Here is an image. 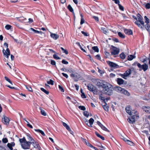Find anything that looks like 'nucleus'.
Here are the masks:
<instances>
[{
    "label": "nucleus",
    "mask_w": 150,
    "mask_h": 150,
    "mask_svg": "<svg viewBox=\"0 0 150 150\" xmlns=\"http://www.w3.org/2000/svg\"><path fill=\"white\" fill-rule=\"evenodd\" d=\"M137 16V20L135 22V23L140 27L142 29H143V27H144V23L143 20V18L142 16L139 13H138Z\"/></svg>",
    "instance_id": "obj_1"
},
{
    "label": "nucleus",
    "mask_w": 150,
    "mask_h": 150,
    "mask_svg": "<svg viewBox=\"0 0 150 150\" xmlns=\"http://www.w3.org/2000/svg\"><path fill=\"white\" fill-rule=\"evenodd\" d=\"M103 89V91L104 94L110 96L112 94V88L109 87L107 85Z\"/></svg>",
    "instance_id": "obj_2"
},
{
    "label": "nucleus",
    "mask_w": 150,
    "mask_h": 150,
    "mask_svg": "<svg viewBox=\"0 0 150 150\" xmlns=\"http://www.w3.org/2000/svg\"><path fill=\"white\" fill-rule=\"evenodd\" d=\"M130 117H129L127 119V121L130 123L133 124L135 122V117L136 116L137 117V111L132 112V113Z\"/></svg>",
    "instance_id": "obj_3"
},
{
    "label": "nucleus",
    "mask_w": 150,
    "mask_h": 150,
    "mask_svg": "<svg viewBox=\"0 0 150 150\" xmlns=\"http://www.w3.org/2000/svg\"><path fill=\"white\" fill-rule=\"evenodd\" d=\"M4 45L7 48L6 50L3 49V52L5 57H6L7 58H8L9 56L10 55V50L9 48H8V45L7 43L5 42L4 43Z\"/></svg>",
    "instance_id": "obj_4"
},
{
    "label": "nucleus",
    "mask_w": 150,
    "mask_h": 150,
    "mask_svg": "<svg viewBox=\"0 0 150 150\" xmlns=\"http://www.w3.org/2000/svg\"><path fill=\"white\" fill-rule=\"evenodd\" d=\"M131 70L130 69H129L127 70L124 73V74H120L119 75L122 78L126 79H127V76L131 74Z\"/></svg>",
    "instance_id": "obj_5"
},
{
    "label": "nucleus",
    "mask_w": 150,
    "mask_h": 150,
    "mask_svg": "<svg viewBox=\"0 0 150 150\" xmlns=\"http://www.w3.org/2000/svg\"><path fill=\"white\" fill-rule=\"evenodd\" d=\"M137 65L139 68L141 69H140V71L143 69V71H145L148 69V66L145 64L143 65H141L139 63H138L137 64Z\"/></svg>",
    "instance_id": "obj_6"
},
{
    "label": "nucleus",
    "mask_w": 150,
    "mask_h": 150,
    "mask_svg": "<svg viewBox=\"0 0 150 150\" xmlns=\"http://www.w3.org/2000/svg\"><path fill=\"white\" fill-rule=\"evenodd\" d=\"M31 143L29 141H26L25 142L21 144V146L24 149H29L30 148V145Z\"/></svg>",
    "instance_id": "obj_7"
},
{
    "label": "nucleus",
    "mask_w": 150,
    "mask_h": 150,
    "mask_svg": "<svg viewBox=\"0 0 150 150\" xmlns=\"http://www.w3.org/2000/svg\"><path fill=\"white\" fill-rule=\"evenodd\" d=\"M107 63L111 67L114 68H119V66L113 62L110 61H107Z\"/></svg>",
    "instance_id": "obj_8"
},
{
    "label": "nucleus",
    "mask_w": 150,
    "mask_h": 150,
    "mask_svg": "<svg viewBox=\"0 0 150 150\" xmlns=\"http://www.w3.org/2000/svg\"><path fill=\"white\" fill-rule=\"evenodd\" d=\"M107 85L104 83L103 81H102L99 79L98 81V83L97 86L99 88H104Z\"/></svg>",
    "instance_id": "obj_9"
},
{
    "label": "nucleus",
    "mask_w": 150,
    "mask_h": 150,
    "mask_svg": "<svg viewBox=\"0 0 150 150\" xmlns=\"http://www.w3.org/2000/svg\"><path fill=\"white\" fill-rule=\"evenodd\" d=\"M119 52L120 50L119 48L113 46L111 53L112 55H116L119 54Z\"/></svg>",
    "instance_id": "obj_10"
},
{
    "label": "nucleus",
    "mask_w": 150,
    "mask_h": 150,
    "mask_svg": "<svg viewBox=\"0 0 150 150\" xmlns=\"http://www.w3.org/2000/svg\"><path fill=\"white\" fill-rule=\"evenodd\" d=\"M70 76L71 77L73 78V79L75 81H77L79 78V75L76 73H72L70 74Z\"/></svg>",
    "instance_id": "obj_11"
},
{
    "label": "nucleus",
    "mask_w": 150,
    "mask_h": 150,
    "mask_svg": "<svg viewBox=\"0 0 150 150\" xmlns=\"http://www.w3.org/2000/svg\"><path fill=\"white\" fill-rule=\"evenodd\" d=\"M4 118H2V121L3 123L6 125H8L9 124V120L8 117L4 116Z\"/></svg>",
    "instance_id": "obj_12"
},
{
    "label": "nucleus",
    "mask_w": 150,
    "mask_h": 150,
    "mask_svg": "<svg viewBox=\"0 0 150 150\" xmlns=\"http://www.w3.org/2000/svg\"><path fill=\"white\" fill-rule=\"evenodd\" d=\"M131 108H130V106H129L126 107L125 108L126 112L130 115L132 114V112H135L134 110H133L132 111H131Z\"/></svg>",
    "instance_id": "obj_13"
},
{
    "label": "nucleus",
    "mask_w": 150,
    "mask_h": 150,
    "mask_svg": "<svg viewBox=\"0 0 150 150\" xmlns=\"http://www.w3.org/2000/svg\"><path fill=\"white\" fill-rule=\"evenodd\" d=\"M142 109L146 112L150 114V107L144 106H143Z\"/></svg>",
    "instance_id": "obj_14"
},
{
    "label": "nucleus",
    "mask_w": 150,
    "mask_h": 150,
    "mask_svg": "<svg viewBox=\"0 0 150 150\" xmlns=\"http://www.w3.org/2000/svg\"><path fill=\"white\" fill-rule=\"evenodd\" d=\"M87 87L88 90L91 91H93V90L95 88L94 86L91 84H88Z\"/></svg>",
    "instance_id": "obj_15"
},
{
    "label": "nucleus",
    "mask_w": 150,
    "mask_h": 150,
    "mask_svg": "<svg viewBox=\"0 0 150 150\" xmlns=\"http://www.w3.org/2000/svg\"><path fill=\"white\" fill-rule=\"evenodd\" d=\"M50 36L53 39L56 40L59 38V35L55 33H51Z\"/></svg>",
    "instance_id": "obj_16"
},
{
    "label": "nucleus",
    "mask_w": 150,
    "mask_h": 150,
    "mask_svg": "<svg viewBox=\"0 0 150 150\" xmlns=\"http://www.w3.org/2000/svg\"><path fill=\"white\" fill-rule=\"evenodd\" d=\"M124 32L125 34L128 35H132L133 34L132 31L130 29H125Z\"/></svg>",
    "instance_id": "obj_17"
},
{
    "label": "nucleus",
    "mask_w": 150,
    "mask_h": 150,
    "mask_svg": "<svg viewBox=\"0 0 150 150\" xmlns=\"http://www.w3.org/2000/svg\"><path fill=\"white\" fill-rule=\"evenodd\" d=\"M117 83L120 85L123 84L124 82V81L123 79L120 78H117Z\"/></svg>",
    "instance_id": "obj_18"
},
{
    "label": "nucleus",
    "mask_w": 150,
    "mask_h": 150,
    "mask_svg": "<svg viewBox=\"0 0 150 150\" xmlns=\"http://www.w3.org/2000/svg\"><path fill=\"white\" fill-rule=\"evenodd\" d=\"M115 89L116 91L121 93L123 88L120 87L118 86L115 88Z\"/></svg>",
    "instance_id": "obj_19"
},
{
    "label": "nucleus",
    "mask_w": 150,
    "mask_h": 150,
    "mask_svg": "<svg viewBox=\"0 0 150 150\" xmlns=\"http://www.w3.org/2000/svg\"><path fill=\"white\" fill-rule=\"evenodd\" d=\"M99 98L103 101V103L106 104L105 101V97L103 96V95L102 93L100 94V95H99Z\"/></svg>",
    "instance_id": "obj_20"
},
{
    "label": "nucleus",
    "mask_w": 150,
    "mask_h": 150,
    "mask_svg": "<svg viewBox=\"0 0 150 150\" xmlns=\"http://www.w3.org/2000/svg\"><path fill=\"white\" fill-rule=\"evenodd\" d=\"M94 121V119L92 118H91L88 121V122L89 123V125H88L89 127H92V125Z\"/></svg>",
    "instance_id": "obj_21"
},
{
    "label": "nucleus",
    "mask_w": 150,
    "mask_h": 150,
    "mask_svg": "<svg viewBox=\"0 0 150 150\" xmlns=\"http://www.w3.org/2000/svg\"><path fill=\"white\" fill-rule=\"evenodd\" d=\"M121 93H123L127 96H129L130 95L128 91L123 88V90H122V91Z\"/></svg>",
    "instance_id": "obj_22"
},
{
    "label": "nucleus",
    "mask_w": 150,
    "mask_h": 150,
    "mask_svg": "<svg viewBox=\"0 0 150 150\" xmlns=\"http://www.w3.org/2000/svg\"><path fill=\"white\" fill-rule=\"evenodd\" d=\"M26 136L28 140L30 141L29 142H31L33 140V139L31 136L29 134H26Z\"/></svg>",
    "instance_id": "obj_23"
},
{
    "label": "nucleus",
    "mask_w": 150,
    "mask_h": 150,
    "mask_svg": "<svg viewBox=\"0 0 150 150\" xmlns=\"http://www.w3.org/2000/svg\"><path fill=\"white\" fill-rule=\"evenodd\" d=\"M99 79H91L92 82L95 84L97 85V83H98V80Z\"/></svg>",
    "instance_id": "obj_24"
},
{
    "label": "nucleus",
    "mask_w": 150,
    "mask_h": 150,
    "mask_svg": "<svg viewBox=\"0 0 150 150\" xmlns=\"http://www.w3.org/2000/svg\"><path fill=\"white\" fill-rule=\"evenodd\" d=\"M19 141L21 143L23 144L25 143L27 141L26 140L25 138L23 137L22 139H19Z\"/></svg>",
    "instance_id": "obj_25"
},
{
    "label": "nucleus",
    "mask_w": 150,
    "mask_h": 150,
    "mask_svg": "<svg viewBox=\"0 0 150 150\" xmlns=\"http://www.w3.org/2000/svg\"><path fill=\"white\" fill-rule=\"evenodd\" d=\"M145 26L146 30L148 32H150V25L149 24V23H146Z\"/></svg>",
    "instance_id": "obj_26"
},
{
    "label": "nucleus",
    "mask_w": 150,
    "mask_h": 150,
    "mask_svg": "<svg viewBox=\"0 0 150 150\" xmlns=\"http://www.w3.org/2000/svg\"><path fill=\"white\" fill-rule=\"evenodd\" d=\"M101 30H103V32L105 34H107L108 33V30L105 28L102 27Z\"/></svg>",
    "instance_id": "obj_27"
},
{
    "label": "nucleus",
    "mask_w": 150,
    "mask_h": 150,
    "mask_svg": "<svg viewBox=\"0 0 150 150\" xmlns=\"http://www.w3.org/2000/svg\"><path fill=\"white\" fill-rule=\"evenodd\" d=\"M30 30L34 31L35 33H40L42 34V32L41 31H39L36 30H35L32 28H30Z\"/></svg>",
    "instance_id": "obj_28"
},
{
    "label": "nucleus",
    "mask_w": 150,
    "mask_h": 150,
    "mask_svg": "<svg viewBox=\"0 0 150 150\" xmlns=\"http://www.w3.org/2000/svg\"><path fill=\"white\" fill-rule=\"evenodd\" d=\"M35 131L40 133L41 134H42L43 136H45V134L44 132L41 130H40L39 129H35Z\"/></svg>",
    "instance_id": "obj_29"
},
{
    "label": "nucleus",
    "mask_w": 150,
    "mask_h": 150,
    "mask_svg": "<svg viewBox=\"0 0 150 150\" xmlns=\"http://www.w3.org/2000/svg\"><path fill=\"white\" fill-rule=\"evenodd\" d=\"M135 56L133 55H130L128 56L127 59L128 60H131L133 58H135Z\"/></svg>",
    "instance_id": "obj_30"
},
{
    "label": "nucleus",
    "mask_w": 150,
    "mask_h": 150,
    "mask_svg": "<svg viewBox=\"0 0 150 150\" xmlns=\"http://www.w3.org/2000/svg\"><path fill=\"white\" fill-rule=\"evenodd\" d=\"M118 34L119 36L121 38H124L125 37V35L122 34L121 32H119L118 33Z\"/></svg>",
    "instance_id": "obj_31"
},
{
    "label": "nucleus",
    "mask_w": 150,
    "mask_h": 150,
    "mask_svg": "<svg viewBox=\"0 0 150 150\" xmlns=\"http://www.w3.org/2000/svg\"><path fill=\"white\" fill-rule=\"evenodd\" d=\"M92 49L95 52H98L99 49L97 46H94L92 47Z\"/></svg>",
    "instance_id": "obj_32"
},
{
    "label": "nucleus",
    "mask_w": 150,
    "mask_h": 150,
    "mask_svg": "<svg viewBox=\"0 0 150 150\" xmlns=\"http://www.w3.org/2000/svg\"><path fill=\"white\" fill-rule=\"evenodd\" d=\"M120 56L122 59H124L125 58L126 55L123 52H122L120 55Z\"/></svg>",
    "instance_id": "obj_33"
},
{
    "label": "nucleus",
    "mask_w": 150,
    "mask_h": 150,
    "mask_svg": "<svg viewBox=\"0 0 150 150\" xmlns=\"http://www.w3.org/2000/svg\"><path fill=\"white\" fill-rule=\"evenodd\" d=\"M67 8L71 12H73L74 10L72 8V7L71 6V5L69 4L67 6Z\"/></svg>",
    "instance_id": "obj_34"
},
{
    "label": "nucleus",
    "mask_w": 150,
    "mask_h": 150,
    "mask_svg": "<svg viewBox=\"0 0 150 150\" xmlns=\"http://www.w3.org/2000/svg\"><path fill=\"white\" fill-rule=\"evenodd\" d=\"M87 146H89L93 148L96 150H97V148L96 147L93 146L92 145H91L88 142H87L86 144Z\"/></svg>",
    "instance_id": "obj_35"
},
{
    "label": "nucleus",
    "mask_w": 150,
    "mask_h": 150,
    "mask_svg": "<svg viewBox=\"0 0 150 150\" xmlns=\"http://www.w3.org/2000/svg\"><path fill=\"white\" fill-rule=\"evenodd\" d=\"M106 104H105L103 105V107L104 109L106 111H108V110L109 107L108 106H106Z\"/></svg>",
    "instance_id": "obj_36"
},
{
    "label": "nucleus",
    "mask_w": 150,
    "mask_h": 150,
    "mask_svg": "<svg viewBox=\"0 0 150 150\" xmlns=\"http://www.w3.org/2000/svg\"><path fill=\"white\" fill-rule=\"evenodd\" d=\"M41 90L44 93L46 94L47 95H48L49 94V92L46 91V90L44 89V88H40Z\"/></svg>",
    "instance_id": "obj_37"
},
{
    "label": "nucleus",
    "mask_w": 150,
    "mask_h": 150,
    "mask_svg": "<svg viewBox=\"0 0 150 150\" xmlns=\"http://www.w3.org/2000/svg\"><path fill=\"white\" fill-rule=\"evenodd\" d=\"M54 81L52 79H50L49 81L47 82V84H51L52 85H54Z\"/></svg>",
    "instance_id": "obj_38"
},
{
    "label": "nucleus",
    "mask_w": 150,
    "mask_h": 150,
    "mask_svg": "<svg viewBox=\"0 0 150 150\" xmlns=\"http://www.w3.org/2000/svg\"><path fill=\"white\" fill-rule=\"evenodd\" d=\"M41 110V113L42 115H44V116H45L46 115V113L45 112V111L44 110L42 109L41 108L40 109Z\"/></svg>",
    "instance_id": "obj_39"
},
{
    "label": "nucleus",
    "mask_w": 150,
    "mask_h": 150,
    "mask_svg": "<svg viewBox=\"0 0 150 150\" xmlns=\"http://www.w3.org/2000/svg\"><path fill=\"white\" fill-rule=\"evenodd\" d=\"M61 49L63 51V53H65L66 54H68V52L67 50L64 49L62 47H61Z\"/></svg>",
    "instance_id": "obj_40"
},
{
    "label": "nucleus",
    "mask_w": 150,
    "mask_h": 150,
    "mask_svg": "<svg viewBox=\"0 0 150 150\" xmlns=\"http://www.w3.org/2000/svg\"><path fill=\"white\" fill-rule=\"evenodd\" d=\"M26 88L30 92L32 91V89L31 87L29 86H25Z\"/></svg>",
    "instance_id": "obj_41"
},
{
    "label": "nucleus",
    "mask_w": 150,
    "mask_h": 150,
    "mask_svg": "<svg viewBox=\"0 0 150 150\" xmlns=\"http://www.w3.org/2000/svg\"><path fill=\"white\" fill-rule=\"evenodd\" d=\"M101 128L103 130L107 132H109V131L108 130V129L105 127V126H104L103 125L101 127Z\"/></svg>",
    "instance_id": "obj_42"
},
{
    "label": "nucleus",
    "mask_w": 150,
    "mask_h": 150,
    "mask_svg": "<svg viewBox=\"0 0 150 150\" xmlns=\"http://www.w3.org/2000/svg\"><path fill=\"white\" fill-rule=\"evenodd\" d=\"M144 18L145 19V22L146 23H149V19L146 16L144 17Z\"/></svg>",
    "instance_id": "obj_43"
},
{
    "label": "nucleus",
    "mask_w": 150,
    "mask_h": 150,
    "mask_svg": "<svg viewBox=\"0 0 150 150\" xmlns=\"http://www.w3.org/2000/svg\"><path fill=\"white\" fill-rule=\"evenodd\" d=\"M81 32L85 36H88L89 35V34L87 32H84L83 31H81Z\"/></svg>",
    "instance_id": "obj_44"
},
{
    "label": "nucleus",
    "mask_w": 150,
    "mask_h": 150,
    "mask_svg": "<svg viewBox=\"0 0 150 150\" xmlns=\"http://www.w3.org/2000/svg\"><path fill=\"white\" fill-rule=\"evenodd\" d=\"M4 78H5V79L6 81H7L9 82L11 84H12V82L7 77L5 76Z\"/></svg>",
    "instance_id": "obj_45"
},
{
    "label": "nucleus",
    "mask_w": 150,
    "mask_h": 150,
    "mask_svg": "<svg viewBox=\"0 0 150 150\" xmlns=\"http://www.w3.org/2000/svg\"><path fill=\"white\" fill-rule=\"evenodd\" d=\"M53 58L56 59H59L60 58L57 55L54 54L53 55Z\"/></svg>",
    "instance_id": "obj_46"
},
{
    "label": "nucleus",
    "mask_w": 150,
    "mask_h": 150,
    "mask_svg": "<svg viewBox=\"0 0 150 150\" xmlns=\"http://www.w3.org/2000/svg\"><path fill=\"white\" fill-rule=\"evenodd\" d=\"M127 142L128 144L131 146H133L134 144L133 142L128 140L127 141Z\"/></svg>",
    "instance_id": "obj_47"
},
{
    "label": "nucleus",
    "mask_w": 150,
    "mask_h": 150,
    "mask_svg": "<svg viewBox=\"0 0 150 150\" xmlns=\"http://www.w3.org/2000/svg\"><path fill=\"white\" fill-rule=\"evenodd\" d=\"M12 26L9 25H7L5 27V28L7 30H9L11 28Z\"/></svg>",
    "instance_id": "obj_48"
},
{
    "label": "nucleus",
    "mask_w": 150,
    "mask_h": 150,
    "mask_svg": "<svg viewBox=\"0 0 150 150\" xmlns=\"http://www.w3.org/2000/svg\"><path fill=\"white\" fill-rule=\"evenodd\" d=\"M79 109L83 110H84L86 109V108L84 106H80L79 107Z\"/></svg>",
    "instance_id": "obj_49"
},
{
    "label": "nucleus",
    "mask_w": 150,
    "mask_h": 150,
    "mask_svg": "<svg viewBox=\"0 0 150 150\" xmlns=\"http://www.w3.org/2000/svg\"><path fill=\"white\" fill-rule=\"evenodd\" d=\"M84 115L87 117H88L89 116L88 113L86 111H85L83 112Z\"/></svg>",
    "instance_id": "obj_50"
},
{
    "label": "nucleus",
    "mask_w": 150,
    "mask_h": 150,
    "mask_svg": "<svg viewBox=\"0 0 150 150\" xmlns=\"http://www.w3.org/2000/svg\"><path fill=\"white\" fill-rule=\"evenodd\" d=\"M2 141L4 143H7L8 142V140L7 138H5L3 139L2 140Z\"/></svg>",
    "instance_id": "obj_51"
},
{
    "label": "nucleus",
    "mask_w": 150,
    "mask_h": 150,
    "mask_svg": "<svg viewBox=\"0 0 150 150\" xmlns=\"http://www.w3.org/2000/svg\"><path fill=\"white\" fill-rule=\"evenodd\" d=\"M91 91L94 94H97L98 92L97 90L96 89L95 87L94 89L93 90V91Z\"/></svg>",
    "instance_id": "obj_52"
},
{
    "label": "nucleus",
    "mask_w": 150,
    "mask_h": 150,
    "mask_svg": "<svg viewBox=\"0 0 150 150\" xmlns=\"http://www.w3.org/2000/svg\"><path fill=\"white\" fill-rule=\"evenodd\" d=\"M7 146L11 150H13V148L11 146V144L10 143H8L7 144Z\"/></svg>",
    "instance_id": "obj_53"
},
{
    "label": "nucleus",
    "mask_w": 150,
    "mask_h": 150,
    "mask_svg": "<svg viewBox=\"0 0 150 150\" xmlns=\"http://www.w3.org/2000/svg\"><path fill=\"white\" fill-rule=\"evenodd\" d=\"M33 146L35 148H39V145L38 143L37 142V144H33Z\"/></svg>",
    "instance_id": "obj_54"
},
{
    "label": "nucleus",
    "mask_w": 150,
    "mask_h": 150,
    "mask_svg": "<svg viewBox=\"0 0 150 150\" xmlns=\"http://www.w3.org/2000/svg\"><path fill=\"white\" fill-rule=\"evenodd\" d=\"M118 5L119 6V8L120 10H121L122 11H123L124 10V7L122 6L120 4H118Z\"/></svg>",
    "instance_id": "obj_55"
},
{
    "label": "nucleus",
    "mask_w": 150,
    "mask_h": 150,
    "mask_svg": "<svg viewBox=\"0 0 150 150\" xmlns=\"http://www.w3.org/2000/svg\"><path fill=\"white\" fill-rule=\"evenodd\" d=\"M59 89L62 92H64V90L63 88L60 85H59Z\"/></svg>",
    "instance_id": "obj_56"
},
{
    "label": "nucleus",
    "mask_w": 150,
    "mask_h": 150,
    "mask_svg": "<svg viewBox=\"0 0 150 150\" xmlns=\"http://www.w3.org/2000/svg\"><path fill=\"white\" fill-rule=\"evenodd\" d=\"M51 64L53 65H55L56 64V62L54 61L51 60Z\"/></svg>",
    "instance_id": "obj_57"
},
{
    "label": "nucleus",
    "mask_w": 150,
    "mask_h": 150,
    "mask_svg": "<svg viewBox=\"0 0 150 150\" xmlns=\"http://www.w3.org/2000/svg\"><path fill=\"white\" fill-rule=\"evenodd\" d=\"M62 63L64 64H67L68 63V62L67 61L65 60L64 59H63L62 61Z\"/></svg>",
    "instance_id": "obj_58"
},
{
    "label": "nucleus",
    "mask_w": 150,
    "mask_h": 150,
    "mask_svg": "<svg viewBox=\"0 0 150 150\" xmlns=\"http://www.w3.org/2000/svg\"><path fill=\"white\" fill-rule=\"evenodd\" d=\"M145 7L146 8L149 9L150 8V4L149 3L147 4L145 6Z\"/></svg>",
    "instance_id": "obj_59"
},
{
    "label": "nucleus",
    "mask_w": 150,
    "mask_h": 150,
    "mask_svg": "<svg viewBox=\"0 0 150 150\" xmlns=\"http://www.w3.org/2000/svg\"><path fill=\"white\" fill-rule=\"evenodd\" d=\"M81 96L83 98H86V97L84 93L83 92H81Z\"/></svg>",
    "instance_id": "obj_60"
},
{
    "label": "nucleus",
    "mask_w": 150,
    "mask_h": 150,
    "mask_svg": "<svg viewBox=\"0 0 150 150\" xmlns=\"http://www.w3.org/2000/svg\"><path fill=\"white\" fill-rule=\"evenodd\" d=\"M85 20L83 18H81V21L80 22L81 25H82L84 23Z\"/></svg>",
    "instance_id": "obj_61"
},
{
    "label": "nucleus",
    "mask_w": 150,
    "mask_h": 150,
    "mask_svg": "<svg viewBox=\"0 0 150 150\" xmlns=\"http://www.w3.org/2000/svg\"><path fill=\"white\" fill-rule=\"evenodd\" d=\"M30 142L31 143V144H32L33 146L34 144H37V142L34 140V139L33 141H31V142Z\"/></svg>",
    "instance_id": "obj_62"
},
{
    "label": "nucleus",
    "mask_w": 150,
    "mask_h": 150,
    "mask_svg": "<svg viewBox=\"0 0 150 150\" xmlns=\"http://www.w3.org/2000/svg\"><path fill=\"white\" fill-rule=\"evenodd\" d=\"M62 74L64 77H66V78H67L68 77V76L67 74H65L64 73H62Z\"/></svg>",
    "instance_id": "obj_63"
},
{
    "label": "nucleus",
    "mask_w": 150,
    "mask_h": 150,
    "mask_svg": "<svg viewBox=\"0 0 150 150\" xmlns=\"http://www.w3.org/2000/svg\"><path fill=\"white\" fill-rule=\"evenodd\" d=\"M143 133L145 134L146 135H148L149 134V132L147 130H144L142 131Z\"/></svg>",
    "instance_id": "obj_64"
}]
</instances>
